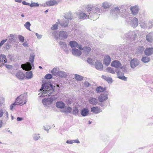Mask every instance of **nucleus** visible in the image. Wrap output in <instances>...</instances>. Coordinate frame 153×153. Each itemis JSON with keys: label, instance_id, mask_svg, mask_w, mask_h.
Returning a JSON list of instances; mask_svg holds the SVG:
<instances>
[{"label": "nucleus", "instance_id": "16", "mask_svg": "<svg viewBox=\"0 0 153 153\" xmlns=\"http://www.w3.org/2000/svg\"><path fill=\"white\" fill-rule=\"evenodd\" d=\"M111 59L110 56L108 55H106L104 56L103 62L104 64L106 66H108L110 64L111 62Z\"/></svg>", "mask_w": 153, "mask_h": 153}, {"label": "nucleus", "instance_id": "30", "mask_svg": "<svg viewBox=\"0 0 153 153\" xmlns=\"http://www.w3.org/2000/svg\"><path fill=\"white\" fill-rule=\"evenodd\" d=\"M16 76L19 79H23L25 77V76L23 73L20 71L16 73Z\"/></svg>", "mask_w": 153, "mask_h": 153}, {"label": "nucleus", "instance_id": "44", "mask_svg": "<svg viewBox=\"0 0 153 153\" xmlns=\"http://www.w3.org/2000/svg\"><path fill=\"white\" fill-rule=\"evenodd\" d=\"M104 90L105 89L101 86H99L97 88L96 90V91L97 93L103 92L104 91Z\"/></svg>", "mask_w": 153, "mask_h": 153}, {"label": "nucleus", "instance_id": "42", "mask_svg": "<svg viewBox=\"0 0 153 153\" xmlns=\"http://www.w3.org/2000/svg\"><path fill=\"white\" fill-rule=\"evenodd\" d=\"M16 105H18V104L16 102L12 104L10 106V110L11 111H13V108L15 107V106Z\"/></svg>", "mask_w": 153, "mask_h": 153}, {"label": "nucleus", "instance_id": "19", "mask_svg": "<svg viewBox=\"0 0 153 153\" xmlns=\"http://www.w3.org/2000/svg\"><path fill=\"white\" fill-rule=\"evenodd\" d=\"M7 59L6 56L4 54H1L0 55V63H2L0 64V67H1L4 65V63L7 62Z\"/></svg>", "mask_w": 153, "mask_h": 153}, {"label": "nucleus", "instance_id": "61", "mask_svg": "<svg viewBox=\"0 0 153 153\" xmlns=\"http://www.w3.org/2000/svg\"><path fill=\"white\" fill-rule=\"evenodd\" d=\"M78 112V110L77 108H75L73 110V113L74 114H77Z\"/></svg>", "mask_w": 153, "mask_h": 153}, {"label": "nucleus", "instance_id": "23", "mask_svg": "<svg viewBox=\"0 0 153 153\" xmlns=\"http://www.w3.org/2000/svg\"><path fill=\"white\" fill-rule=\"evenodd\" d=\"M139 7L137 6H132L130 8V10L132 13L134 15H136L139 11Z\"/></svg>", "mask_w": 153, "mask_h": 153}, {"label": "nucleus", "instance_id": "12", "mask_svg": "<svg viewBox=\"0 0 153 153\" xmlns=\"http://www.w3.org/2000/svg\"><path fill=\"white\" fill-rule=\"evenodd\" d=\"M139 64L140 61L139 60L136 58L132 59L130 62V66L132 68H135L138 66Z\"/></svg>", "mask_w": 153, "mask_h": 153}, {"label": "nucleus", "instance_id": "49", "mask_svg": "<svg viewBox=\"0 0 153 153\" xmlns=\"http://www.w3.org/2000/svg\"><path fill=\"white\" fill-rule=\"evenodd\" d=\"M18 38L19 40V41L21 42H23L24 41V37L20 35H19L18 36Z\"/></svg>", "mask_w": 153, "mask_h": 153}, {"label": "nucleus", "instance_id": "34", "mask_svg": "<svg viewBox=\"0 0 153 153\" xmlns=\"http://www.w3.org/2000/svg\"><path fill=\"white\" fill-rule=\"evenodd\" d=\"M67 76V74L63 71H59L57 76L61 78H65Z\"/></svg>", "mask_w": 153, "mask_h": 153}, {"label": "nucleus", "instance_id": "62", "mask_svg": "<svg viewBox=\"0 0 153 153\" xmlns=\"http://www.w3.org/2000/svg\"><path fill=\"white\" fill-rule=\"evenodd\" d=\"M24 119L22 117H17V120L18 121H21Z\"/></svg>", "mask_w": 153, "mask_h": 153}, {"label": "nucleus", "instance_id": "48", "mask_svg": "<svg viewBox=\"0 0 153 153\" xmlns=\"http://www.w3.org/2000/svg\"><path fill=\"white\" fill-rule=\"evenodd\" d=\"M31 3L30 4V6L31 7H38L39 6V4L37 3L32 2L31 1Z\"/></svg>", "mask_w": 153, "mask_h": 153}, {"label": "nucleus", "instance_id": "29", "mask_svg": "<svg viewBox=\"0 0 153 153\" xmlns=\"http://www.w3.org/2000/svg\"><path fill=\"white\" fill-rule=\"evenodd\" d=\"M57 2L55 0H50L46 1L45 4L48 6H51L57 4Z\"/></svg>", "mask_w": 153, "mask_h": 153}, {"label": "nucleus", "instance_id": "8", "mask_svg": "<svg viewBox=\"0 0 153 153\" xmlns=\"http://www.w3.org/2000/svg\"><path fill=\"white\" fill-rule=\"evenodd\" d=\"M53 35L56 39H66L68 36L67 32L63 31H60L59 35L56 32H54L53 33Z\"/></svg>", "mask_w": 153, "mask_h": 153}, {"label": "nucleus", "instance_id": "9", "mask_svg": "<svg viewBox=\"0 0 153 153\" xmlns=\"http://www.w3.org/2000/svg\"><path fill=\"white\" fill-rule=\"evenodd\" d=\"M111 65L112 66L117 68H120L122 69V71L126 70L125 67H123L120 62L118 61L115 60L112 62Z\"/></svg>", "mask_w": 153, "mask_h": 153}, {"label": "nucleus", "instance_id": "20", "mask_svg": "<svg viewBox=\"0 0 153 153\" xmlns=\"http://www.w3.org/2000/svg\"><path fill=\"white\" fill-rule=\"evenodd\" d=\"M138 19H137L133 17L132 18L130 24L131 26L133 27H136L138 25Z\"/></svg>", "mask_w": 153, "mask_h": 153}, {"label": "nucleus", "instance_id": "57", "mask_svg": "<svg viewBox=\"0 0 153 153\" xmlns=\"http://www.w3.org/2000/svg\"><path fill=\"white\" fill-rule=\"evenodd\" d=\"M67 144H72L73 143V140H68L66 141Z\"/></svg>", "mask_w": 153, "mask_h": 153}, {"label": "nucleus", "instance_id": "60", "mask_svg": "<svg viewBox=\"0 0 153 153\" xmlns=\"http://www.w3.org/2000/svg\"><path fill=\"white\" fill-rule=\"evenodd\" d=\"M50 128L49 126H47V128L45 126L43 127V129L46 131H48Z\"/></svg>", "mask_w": 153, "mask_h": 153}, {"label": "nucleus", "instance_id": "14", "mask_svg": "<svg viewBox=\"0 0 153 153\" xmlns=\"http://www.w3.org/2000/svg\"><path fill=\"white\" fill-rule=\"evenodd\" d=\"M91 111L95 114H97L102 112L101 108L97 106H93L91 108Z\"/></svg>", "mask_w": 153, "mask_h": 153}, {"label": "nucleus", "instance_id": "28", "mask_svg": "<svg viewBox=\"0 0 153 153\" xmlns=\"http://www.w3.org/2000/svg\"><path fill=\"white\" fill-rule=\"evenodd\" d=\"M72 111V108L68 106H65L63 108L62 110V112L66 113H71Z\"/></svg>", "mask_w": 153, "mask_h": 153}, {"label": "nucleus", "instance_id": "6", "mask_svg": "<svg viewBox=\"0 0 153 153\" xmlns=\"http://www.w3.org/2000/svg\"><path fill=\"white\" fill-rule=\"evenodd\" d=\"M28 96L27 93H24L17 97L16 99L18 105H22L26 104Z\"/></svg>", "mask_w": 153, "mask_h": 153}, {"label": "nucleus", "instance_id": "53", "mask_svg": "<svg viewBox=\"0 0 153 153\" xmlns=\"http://www.w3.org/2000/svg\"><path fill=\"white\" fill-rule=\"evenodd\" d=\"M59 44L61 45V46L62 48H65L67 46V45L64 42H60Z\"/></svg>", "mask_w": 153, "mask_h": 153}, {"label": "nucleus", "instance_id": "13", "mask_svg": "<svg viewBox=\"0 0 153 153\" xmlns=\"http://www.w3.org/2000/svg\"><path fill=\"white\" fill-rule=\"evenodd\" d=\"M93 10L89 12V16L90 18H91L92 19L95 20L99 18V14L97 13L95 10L94 11H92V12H91Z\"/></svg>", "mask_w": 153, "mask_h": 153}, {"label": "nucleus", "instance_id": "64", "mask_svg": "<svg viewBox=\"0 0 153 153\" xmlns=\"http://www.w3.org/2000/svg\"><path fill=\"white\" fill-rule=\"evenodd\" d=\"M23 0H14L15 2L18 3H21L22 2Z\"/></svg>", "mask_w": 153, "mask_h": 153}, {"label": "nucleus", "instance_id": "25", "mask_svg": "<svg viewBox=\"0 0 153 153\" xmlns=\"http://www.w3.org/2000/svg\"><path fill=\"white\" fill-rule=\"evenodd\" d=\"M89 110L87 108H83L81 111V114L83 117L88 116L89 114Z\"/></svg>", "mask_w": 153, "mask_h": 153}, {"label": "nucleus", "instance_id": "24", "mask_svg": "<svg viewBox=\"0 0 153 153\" xmlns=\"http://www.w3.org/2000/svg\"><path fill=\"white\" fill-rule=\"evenodd\" d=\"M72 53L73 55L77 56H80L82 53L81 51L76 48L72 50Z\"/></svg>", "mask_w": 153, "mask_h": 153}, {"label": "nucleus", "instance_id": "63", "mask_svg": "<svg viewBox=\"0 0 153 153\" xmlns=\"http://www.w3.org/2000/svg\"><path fill=\"white\" fill-rule=\"evenodd\" d=\"M22 45L25 47H27L28 44L27 42H25L22 44Z\"/></svg>", "mask_w": 153, "mask_h": 153}, {"label": "nucleus", "instance_id": "33", "mask_svg": "<svg viewBox=\"0 0 153 153\" xmlns=\"http://www.w3.org/2000/svg\"><path fill=\"white\" fill-rule=\"evenodd\" d=\"M106 72L111 73L112 74H115L116 73V70L111 67H108L105 69Z\"/></svg>", "mask_w": 153, "mask_h": 153}, {"label": "nucleus", "instance_id": "56", "mask_svg": "<svg viewBox=\"0 0 153 153\" xmlns=\"http://www.w3.org/2000/svg\"><path fill=\"white\" fill-rule=\"evenodd\" d=\"M21 3H22L24 5H29V6H30V3L27 2L26 1H22Z\"/></svg>", "mask_w": 153, "mask_h": 153}, {"label": "nucleus", "instance_id": "37", "mask_svg": "<svg viewBox=\"0 0 153 153\" xmlns=\"http://www.w3.org/2000/svg\"><path fill=\"white\" fill-rule=\"evenodd\" d=\"M69 45L71 48L76 47L78 46L77 43L75 41H70L69 42Z\"/></svg>", "mask_w": 153, "mask_h": 153}, {"label": "nucleus", "instance_id": "3", "mask_svg": "<svg viewBox=\"0 0 153 153\" xmlns=\"http://www.w3.org/2000/svg\"><path fill=\"white\" fill-rule=\"evenodd\" d=\"M93 10V6H88L87 7L85 11L78 13L77 15L79 19L84 20L88 18L89 13Z\"/></svg>", "mask_w": 153, "mask_h": 153}, {"label": "nucleus", "instance_id": "4", "mask_svg": "<svg viewBox=\"0 0 153 153\" xmlns=\"http://www.w3.org/2000/svg\"><path fill=\"white\" fill-rule=\"evenodd\" d=\"M57 98V96L53 95L50 98L43 99L42 100V103L45 107H49L52 106L53 102Z\"/></svg>", "mask_w": 153, "mask_h": 153}, {"label": "nucleus", "instance_id": "47", "mask_svg": "<svg viewBox=\"0 0 153 153\" xmlns=\"http://www.w3.org/2000/svg\"><path fill=\"white\" fill-rule=\"evenodd\" d=\"M75 78L77 81H81L82 79V77L78 74H75Z\"/></svg>", "mask_w": 153, "mask_h": 153}, {"label": "nucleus", "instance_id": "50", "mask_svg": "<svg viewBox=\"0 0 153 153\" xmlns=\"http://www.w3.org/2000/svg\"><path fill=\"white\" fill-rule=\"evenodd\" d=\"M52 77V75L50 74H47L45 76V78L47 79H50Z\"/></svg>", "mask_w": 153, "mask_h": 153}, {"label": "nucleus", "instance_id": "38", "mask_svg": "<svg viewBox=\"0 0 153 153\" xmlns=\"http://www.w3.org/2000/svg\"><path fill=\"white\" fill-rule=\"evenodd\" d=\"M102 77L107 81L109 83H111L112 82V79L111 77H108L104 75H102Z\"/></svg>", "mask_w": 153, "mask_h": 153}, {"label": "nucleus", "instance_id": "32", "mask_svg": "<svg viewBox=\"0 0 153 153\" xmlns=\"http://www.w3.org/2000/svg\"><path fill=\"white\" fill-rule=\"evenodd\" d=\"M148 56H143L141 59V61L144 63H147L150 61V57Z\"/></svg>", "mask_w": 153, "mask_h": 153}, {"label": "nucleus", "instance_id": "26", "mask_svg": "<svg viewBox=\"0 0 153 153\" xmlns=\"http://www.w3.org/2000/svg\"><path fill=\"white\" fill-rule=\"evenodd\" d=\"M88 101L90 104L94 105H96L98 102L97 99L94 97H90Z\"/></svg>", "mask_w": 153, "mask_h": 153}, {"label": "nucleus", "instance_id": "55", "mask_svg": "<svg viewBox=\"0 0 153 153\" xmlns=\"http://www.w3.org/2000/svg\"><path fill=\"white\" fill-rule=\"evenodd\" d=\"M35 34L38 39H40L42 38V35L41 34H39L38 33H36Z\"/></svg>", "mask_w": 153, "mask_h": 153}, {"label": "nucleus", "instance_id": "7", "mask_svg": "<svg viewBox=\"0 0 153 153\" xmlns=\"http://www.w3.org/2000/svg\"><path fill=\"white\" fill-rule=\"evenodd\" d=\"M111 6V3L107 1H105L102 4L101 8L96 7L95 9V10L97 13H102L104 11V9H108Z\"/></svg>", "mask_w": 153, "mask_h": 153}, {"label": "nucleus", "instance_id": "40", "mask_svg": "<svg viewBox=\"0 0 153 153\" xmlns=\"http://www.w3.org/2000/svg\"><path fill=\"white\" fill-rule=\"evenodd\" d=\"M140 24L142 28H144L147 26L146 22L143 20L140 21Z\"/></svg>", "mask_w": 153, "mask_h": 153}, {"label": "nucleus", "instance_id": "22", "mask_svg": "<svg viewBox=\"0 0 153 153\" xmlns=\"http://www.w3.org/2000/svg\"><path fill=\"white\" fill-rule=\"evenodd\" d=\"M146 40L149 43H152L153 42V32L149 33L146 35Z\"/></svg>", "mask_w": 153, "mask_h": 153}, {"label": "nucleus", "instance_id": "10", "mask_svg": "<svg viewBox=\"0 0 153 153\" xmlns=\"http://www.w3.org/2000/svg\"><path fill=\"white\" fill-rule=\"evenodd\" d=\"M2 117L6 120H8L9 118L8 112L5 108L0 109V118Z\"/></svg>", "mask_w": 153, "mask_h": 153}, {"label": "nucleus", "instance_id": "15", "mask_svg": "<svg viewBox=\"0 0 153 153\" xmlns=\"http://www.w3.org/2000/svg\"><path fill=\"white\" fill-rule=\"evenodd\" d=\"M108 99V95L106 94H101L98 97V100L100 102H102L107 100Z\"/></svg>", "mask_w": 153, "mask_h": 153}, {"label": "nucleus", "instance_id": "59", "mask_svg": "<svg viewBox=\"0 0 153 153\" xmlns=\"http://www.w3.org/2000/svg\"><path fill=\"white\" fill-rule=\"evenodd\" d=\"M78 48L81 50H84V47H82L81 45H78Z\"/></svg>", "mask_w": 153, "mask_h": 153}, {"label": "nucleus", "instance_id": "45", "mask_svg": "<svg viewBox=\"0 0 153 153\" xmlns=\"http://www.w3.org/2000/svg\"><path fill=\"white\" fill-rule=\"evenodd\" d=\"M5 98L3 97H0V107L4 105L5 102Z\"/></svg>", "mask_w": 153, "mask_h": 153}, {"label": "nucleus", "instance_id": "58", "mask_svg": "<svg viewBox=\"0 0 153 153\" xmlns=\"http://www.w3.org/2000/svg\"><path fill=\"white\" fill-rule=\"evenodd\" d=\"M73 143H80L79 140L78 139L76 140H73Z\"/></svg>", "mask_w": 153, "mask_h": 153}, {"label": "nucleus", "instance_id": "43", "mask_svg": "<svg viewBox=\"0 0 153 153\" xmlns=\"http://www.w3.org/2000/svg\"><path fill=\"white\" fill-rule=\"evenodd\" d=\"M25 27L28 30L31 31L30 29V27L31 26V24L30 22H26L24 25Z\"/></svg>", "mask_w": 153, "mask_h": 153}, {"label": "nucleus", "instance_id": "5", "mask_svg": "<svg viewBox=\"0 0 153 153\" xmlns=\"http://www.w3.org/2000/svg\"><path fill=\"white\" fill-rule=\"evenodd\" d=\"M71 19L70 18L65 16L64 17V18L63 19L61 22L58 21V22H56V24L53 25L51 27V28L53 30L57 29L58 28V24L59 23H60V25L62 26L65 27L68 25V20Z\"/></svg>", "mask_w": 153, "mask_h": 153}, {"label": "nucleus", "instance_id": "41", "mask_svg": "<svg viewBox=\"0 0 153 153\" xmlns=\"http://www.w3.org/2000/svg\"><path fill=\"white\" fill-rule=\"evenodd\" d=\"M144 49V48L143 46H140L137 48V53H138L142 54L143 52Z\"/></svg>", "mask_w": 153, "mask_h": 153}, {"label": "nucleus", "instance_id": "39", "mask_svg": "<svg viewBox=\"0 0 153 153\" xmlns=\"http://www.w3.org/2000/svg\"><path fill=\"white\" fill-rule=\"evenodd\" d=\"M33 139L35 141L38 140L40 138L39 134L34 133L32 135Z\"/></svg>", "mask_w": 153, "mask_h": 153}, {"label": "nucleus", "instance_id": "11", "mask_svg": "<svg viewBox=\"0 0 153 153\" xmlns=\"http://www.w3.org/2000/svg\"><path fill=\"white\" fill-rule=\"evenodd\" d=\"M126 71V70L123 71H122V69L119 68V69L116 70V72L117 74V77L119 79L124 81L127 80V77H125L124 75V72Z\"/></svg>", "mask_w": 153, "mask_h": 153}, {"label": "nucleus", "instance_id": "54", "mask_svg": "<svg viewBox=\"0 0 153 153\" xmlns=\"http://www.w3.org/2000/svg\"><path fill=\"white\" fill-rule=\"evenodd\" d=\"M90 84L87 82H85L84 83V86L86 87H88L90 85Z\"/></svg>", "mask_w": 153, "mask_h": 153}, {"label": "nucleus", "instance_id": "18", "mask_svg": "<svg viewBox=\"0 0 153 153\" xmlns=\"http://www.w3.org/2000/svg\"><path fill=\"white\" fill-rule=\"evenodd\" d=\"M144 54L146 56H150L153 54V48H148L144 50Z\"/></svg>", "mask_w": 153, "mask_h": 153}, {"label": "nucleus", "instance_id": "46", "mask_svg": "<svg viewBox=\"0 0 153 153\" xmlns=\"http://www.w3.org/2000/svg\"><path fill=\"white\" fill-rule=\"evenodd\" d=\"M87 62L91 65H93L94 61L91 58H88L87 59Z\"/></svg>", "mask_w": 153, "mask_h": 153}, {"label": "nucleus", "instance_id": "2", "mask_svg": "<svg viewBox=\"0 0 153 153\" xmlns=\"http://www.w3.org/2000/svg\"><path fill=\"white\" fill-rule=\"evenodd\" d=\"M35 55L33 53L30 54L29 59V62L26 64L21 65V68L23 70H30L33 68V62L34 60Z\"/></svg>", "mask_w": 153, "mask_h": 153}, {"label": "nucleus", "instance_id": "27", "mask_svg": "<svg viewBox=\"0 0 153 153\" xmlns=\"http://www.w3.org/2000/svg\"><path fill=\"white\" fill-rule=\"evenodd\" d=\"M7 40L8 39L9 42L11 44L13 43L15 40L14 35L13 34H11L7 37Z\"/></svg>", "mask_w": 153, "mask_h": 153}, {"label": "nucleus", "instance_id": "51", "mask_svg": "<svg viewBox=\"0 0 153 153\" xmlns=\"http://www.w3.org/2000/svg\"><path fill=\"white\" fill-rule=\"evenodd\" d=\"M4 65L6 68L9 70H11L13 69V66L11 65L6 64H5Z\"/></svg>", "mask_w": 153, "mask_h": 153}, {"label": "nucleus", "instance_id": "31", "mask_svg": "<svg viewBox=\"0 0 153 153\" xmlns=\"http://www.w3.org/2000/svg\"><path fill=\"white\" fill-rule=\"evenodd\" d=\"M65 106V103L61 101L58 102L56 103V106L58 108L63 109Z\"/></svg>", "mask_w": 153, "mask_h": 153}, {"label": "nucleus", "instance_id": "52", "mask_svg": "<svg viewBox=\"0 0 153 153\" xmlns=\"http://www.w3.org/2000/svg\"><path fill=\"white\" fill-rule=\"evenodd\" d=\"M7 40V39H4L2 40L0 42V48H1L4 44L6 42Z\"/></svg>", "mask_w": 153, "mask_h": 153}, {"label": "nucleus", "instance_id": "1", "mask_svg": "<svg viewBox=\"0 0 153 153\" xmlns=\"http://www.w3.org/2000/svg\"><path fill=\"white\" fill-rule=\"evenodd\" d=\"M53 89L50 82H47L42 85L41 88L39 91L40 92L38 95L39 97H44V94H48L49 95L53 91Z\"/></svg>", "mask_w": 153, "mask_h": 153}, {"label": "nucleus", "instance_id": "36", "mask_svg": "<svg viewBox=\"0 0 153 153\" xmlns=\"http://www.w3.org/2000/svg\"><path fill=\"white\" fill-rule=\"evenodd\" d=\"M25 76L27 79H29L31 78L33 76L32 72L31 71L27 72L25 73Z\"/></svg>", "mask_w": 153, "mask_h": 153}, {"label": "nucleus", "instance_id": "17", "mask_svg": "<svg viewBox=\"0 0 153 153\" xmlns=\"http://www.w3.org/2000/svg\"><path fill=\"white\" fill-rule=\"evenodd\" d=\"M84 54L85 56H91L92 54V51L90 47H85L83 50Z\"/></svg>", "mask_w": 153, "mask_h": 153}, {"label": "nucleus", "instance_id": "21", "mask_svg": "<svg viewBox=\"0 0 153 153\" xmlns=\"http://www.w3.org/2000/svg\"><path fill=\"white\" fill-rule=\"evenodd\" d=\"M94 66L97 69L99 70H102L103 68L102 64L100 61H97L95 63Z\"/></svg>", "mask_w": 153, "mask_h": 153}, {"label": "nucleus", "instance_id": "35", "mask_svg": "<svg viewBox=\"0 0 153 153\" xmlns=\"http://www.w3.org/2000/svg\"><path fill=\"white\" fill-rule=\"evenodd\" d=\"M59 71V69L58 68H54L51 71V72L54 76H57L58 72Z\"/></svg>", "mask_w": 153, "mask_h": 153}]
</instances>
